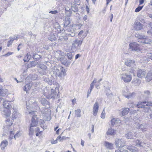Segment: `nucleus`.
I'll return each instance as SVG.
<instances>
[{"label":"nucleus","mask_w":152,"mask_h":152,"mask_svg":"<svg viewBox=\"0 0 152 152\" xmlns=\"http://www.w3.org/2000/svg\"><path fill=\"white\" fill-rule=\"evenodd\" d=\"M146 73L143 70H139L137 72V76L140 78H142L144 77Z\"/></svg>","instance_id":"obj_19"},{"label":"nucleus","mask_w":152,"mask_h":152,"mask_svg":"<svg viewBox=\"0 0 152 152\" xmlns=\"http://www.w3.org/2000/svg\"><path fill=\"white\" fill-rule=\"evenodd\" d=\"M82 42V41L76 39L75 40L74 42V44L75 45H77L76 46L75 45V46L77 47L79 46L80 45H81Z\"/></svg>","instance_id":"obj_40"},{"label":"nucleus","mask_w":152,"mask_h":152,"mask_svg":"<svg viewBox=\"0 0 152 152\" xmlns=\"http://www.w3.org/2000/svg\"><path fill=\"white\" fill-rule=\"evenodd\" d=\"M7 89H3L1 87H0V96L5 97L7 95Z\"/></svg>","instance_id":"obj_27"},{"label":"nucleus","mask_w":152,"mask_h":152,"mask_svg":"<svg viewBox=\"0 0 152 152\" xmlns=\"http://www.w3.org/2000/svg\"><path fill=\"white\" fill-rule=\"evenodd\" d=\"M116 131V130L110 128L108 129L106 133L107 135H113L115 134Z\"/></svg>","instance_id":"obj_22"},{"label":"nucleus","mask_w":152,"mask_h":152,"mask_svg":"<svg viewBox=\"0 0 152 152\" xmlns=\"http://www.w3.org/2000/svg\"><path fill=\"white\" fill-rule=\"evenodd\" d=\"M104 145L108 149L111 150L113 149V144L111 143L105 141Z\"/></svg>","instance_id":"obj_21"},{"label":"nucleus","mask_w":152,"mask_h":152,"mask_svg":"<svg viewBox=\"0 0 152 152\" xmlns=\"http://www.w3.org/2000/svg\"><path fill=\"white\" fill-rule=\"evenodd\" d=\"M127 148L128 150L132 152H136L137 150V148L136 147L132 146L131 145H127Z\"/></svg>","instance_id":"obj_30"},{"label":"nucleus","mask_w":152,"mask_h":152,"mask_svg":"<svg viewBox=\"0 0 152 152\" xmlns=\"http://www.w3.org/2000/svg\"><path fill=\"white\" fill-rule=\"evenodd\" d=\"M1 101L3 103V106L4 107L2 108H6L10 109L11 107V106L10 104V102L7 101H5L4 98H1Z\"/></svg>","instance_id":"obj_15"},{"label":"nucleus","mask_w":152,"mask_h":152,"mask_svg":"<svg viewBox=\"0 0 152 152\" xmlns=\"http://www.w3.org/2000/svg\"><path fill=\"white\" fill-rule=\"evenodd\" d=\"M129 108H125L122 111V114L124 116L127 114L129 112Z\"/></svg>","instance_id":"obj_36"},{"label":"nucleus","mask_w":152,"mask_h":152,"mask_svg":"<svg viewBox=\"0 0 152 152\" xmlns=\"http://www.w3.org/2000/svg\"><path fill=\"white\" fill-rule=\"evenodd\" d=\"M135 145L137 147H143V146L142 145L145 144V143L144 142L142 143L141 142H140V140H136L135 142Z\"/></svg>","instance_id":"obj_34"},{"label":"nucleus","mask_w":152,"mask_h":152,"mask_svg":"<svg viewBox=\"0 0 152 152\" xmlns=\"http://www.w3.org/2000/svg\"><path fill=\"white\" fill-rule=\"evenodd\" d=\"M58 60L61 62L62 64L66 66H69L71 63V61L67 60V58L64 57H61L58 59Z\"/></svg>","instance_id":"obj_9"},{"label":"nucleus","mask_w":152,"mask_h":152,"mask_svg":"<svg viewBox=\"0 0 152 152\" xmlns=\"http://www.w3.org/2000/svg\"><path fill=\"white\" fill-rule=\"evenodd\" d=\"M128 105L130 107L133 108L134 107H137L136 105H135V104L133 103H129L128 104Z\"/></svg>","instance_id":"obj_56"},{"label":"nucleus","mask_w":152,"mask_h":152,"mask_svg":"<svg viewBox=\"0 0 152 152\" xmlns=\"http://www.w3.org/2000/svg\"><path fill=\"white\" fill-rule=\"evenodd\" d=\"M104 113H105L104 111V110L102 111V113H101V118H102V119H104L105 118V114H104Z\"/></svg>","instance_id":"obj_57"},{"label":"nucleus","mask_w":152,"mask_h":152,"mask_svg":"<svg viewBox=\"0 0 152 152\" xmlns=\"http://www.w3.org/2000/svg\"><path fill=\"white\" fill-rule=\"evenodd\" d=\"M123 95L128 99H129L133 97L135 95V93H131L127 90H126L123 91Z\"/></svg>","instance_id":"obj_12"},{"label":"nucleus","mask_w":152,"mask_h":152,"mask_svg":"<svg viewBox=\"0 0 152 152\" xmlns=\"http://www.w3.org/2000/svg\"><path fill=\"white\" fill-rule=\"evenodd\" d=\"M142 25L140 22L137 21L134 23V27L135 30H140L142 28Z\"/></svg>","instance_id":"obj_16"},{"label":"nucleus","mask_w":152,"mask_h":152,"mask_svg":"<svg viewBox=\"0 0 152 152\" xmlns=\"http://www.w3.org/2000/svg\"><path fill=\"white\" fill-rule=\"evenodd\" d=\"M44 81L50 85L53 84L56 86V87L53 88L50 91H48V90H50L48 88H46L45 90L44 95L46 97L49 99L54 98L59 93V89L58 87V83L55 81L54 79H49L48 78H45Z\"/></svg>","instance_id":"obj_2"},{"label":"nucleus","mask_w":152,"mask_h":152,"mask_svg":"<svg viewBox=\"0 0 152 152\" xmlns=\"http://www.w3.org/2000/svg\"><path fill=\"white\" fill-rule=\"evenodd\" d=\"M58 53L61 56H64V53H62L60 51H57L56 53V55H58Z\"/></svg>","instance_id":"obj_58"},{"label":"nucleus","mask_w":152,"mask_h":152,"mask_svg":"<svg viewBox=\"0 0 152 152\" xmlns=\"http://www.w3.org/2000/svg\"><path fill=\"white\" fill-rule=\"evenodd\" d=\"M40 67L42 69L46 70L47 69V67L43 64L40 65Z\"/></svg>","instance_id":"obj_52"},{"label":"nucleus","mask_w":152,"mask_h":152,"mask_svg":"<svg viewBox=\"0 0 152 152\" xmlns=\"http://www.w3.org/2000/svg\"><path fill=\"white\" fill-rule=\"evenodd\" d=\"M145 37V36L140 34V36H139V37L138 38V42H142L143 39H144V37Z\"/></svg>","instance_id":"obj_43"},{"label":"nucleus","mask_w":152,"mask_h":152,"mask_svg":"<svg viewBox=\"0 0 152 152\" xmlns=\"http://www.w3.org/2000/svg\"><path fill=\"white\" fill-rule=\"evenodd\" d=\"M21 134L20 132H18L14 136V137L15 139V140H16V138H18L19 137L21 136Z\"/></svg>","instance_id":"obj_54"},{"label":"nucleus","mask_w":152,"mask_h":152,"mask_svg":"<svg viewBox=\"0 0 152 152\" xmlns=\"http://www.w3.org/2000/svg\"><path fill=\"white\" fill-rule=\"evenodd\" d=\"M33 58L34 59H39L41 57L39 55L36 54V53H33Z\"/></svg>","instance_id":"obj_41"},{"label":"nucleus","mask_w":152,"mask_h":152,"mask_svg":"<svg viewBox=\"0 0 152 152\" xmlns=\"http://www.w3.org/2000/svg\"><path fill=\"white\" fill-rule=\"evenodd\" d=\"M48 108L44 107L41 110V112L42 115L44 117V119L47 120H48L50 118L51 114V110Z\"/></svg>","instance_id":"obj_5"},{"label":"nucleus","mask_w":152,"mask_h":152,"mask_svg":"<svg viewBox=\"0 0 152 152\" xmlns=\"http://www.w3.org/2000/svg\"><path fill=\"white\" fill-rule=\"evenodd\" d=\"M20 116V114L16 111H14L12 113V118H16Z\"/></svg>","instance_id":"obj_32"},{"label":"nucleus","mask_w":152,"mask_h":152,"mask_svg":"<svg viewBox=\"0 0 152 152\" xmlns=\"http://www.w3.org/2000/svg\"><path fill=\"white\" fill-rule=\"evenodd\" d=\"M74 25L76 26V29L78 28L80 29V27L82 26V25L81 23H78L77 24H75Z\"/></svg>","instance_id":"obj_55"},{"label":"nucleus","mask_w":152,"mask_h":152,"mask_svg":"<svg viewBox=\"0 0 152 152\" xmlns=\"http://www.w3.org/2000/svg\"><path fill=\"white\" fill-rule=\"evenodd\" d=\"M106 95L108 97H111L113 95V94L112 93H110L109 91L107 92H106Z\"/></svg>","instance_id":"obj_60"},{"label":"nucleus","mask_w":152,"mask_h":152,"mask_svg":"<svg viewBox=\"0 0 152 152\" xmlns=\"http://www.w3.org/2000/svg\"><path fill=\"white\" fill-rule=\"evenodd\" d=\"M51 41L54 40L56 39V37L55 35L52 34L50 35V37H48V38Z\"/></svg>","instance_id":"obj_44"},{"label":"nucleus","mask_w":152,"mask_h":152,"mask_svg":"<svg viewBox=\"0 0 152 152\" xmlns=\"http://www.w3.org/2000/svg\"><path fill=\"white\" fill-rule=\"evenodd\" d=\"M97 82V79L96 78H95L94 80L92 81V82L90 84V88L89 90L87 92L88 94L87 95V97H88V95L90 94L91 91H92V90L94 88V83H96Z\"/></svg>","instance_id":"obj_17"},{"label":"nucleus","mask_w":152,"mask_h":152,"mask_svg":"<svg viewBox=\"0 0 152 152\" xmlns=\"http://www.w3.org/2000/svg\"><path fill=\"white\" fill-rule=\"evenodd\" d=\"M66 31L69 32H71V34L67 33L68 36L72 37H74L75 33V31L77 30L76 29V26L73 25L72 26L70 25V26H68L66 28Z\"/></svg>","instance_id":"obj_7"},{"label":"nucleus","mask_w":152,"mask_h":152,"mask_svg":"<svg viewBox=\"0 0 152 152\" xmlns=\"http://www.w3.org/2000/svg\"><path fill=\"white\" fill-rule=\"evenodd\" d=\"M99 107V105L98 103L97 102H96L94 105L93 113V115L94 116H96L98 112Z\"/></svg>","instance_id":"obj_14"},{"label":"nucleus","mask_w":152,"mask_h":152,"mask_svg":"<svg viewBox=\"0 0 152 152\" xmlns=\"http://www.w3.org/2000/svg\"><path fill=\"white\" fill-rule=\"evenodd\" d=\"M125 64L126 66L132 68L134 67L136 65L134 60L129 59H127L125 62Z\"/></svg>","instance_id":"obj_10"},{"label":"nucleus","mask_w":152,"mask_h":152,"mask_svg":"<svg viewBox=\"0 0 152 152\" xmlns=\"http://www.w3.org/2000/svg\"><path fill=\"white\" fill-rule=\"evenodd\" d=\"M8 145V142L6 140H3L1 144V149H4Z\"/></svg>","instance_id":"obj_31"},{"label":"nucleus","mask_w":152,"mask_h":152,"mask_svg":"<svg viewBox=\"0 0 152 152\" xmlns=\"http://www.w3.org/2000/svg\"><path fill=\"white\" fill-rule=\"evenodd\" d=\"M144 102V101L138 102L136 104L137 107L138 108H142L144 109L146 107V105H145L143 104H145V103H143Z\"/></svg>","instance_id":"obj_29"},{"label":"nucleus","mask_w":152,"mask_h":152,"mask_svg":"<svg viewBox=\"0 0 152 152\" xmlns=\"http://www.w3.org/2000/svg\"><path fill=\"white\" fill-rule=\"evenodd\" d=\"M71 8L73 11L74 12H77L78 10V7L76 6H72Z\"/></svg>","instance_id":"obj_46"},{"label":"nucleus","mask_w":152,"mask_h":152,"mask_svg":"<svg viewBox=\"0 0 152 152\" xmlns=\"http://www.w3.org/2000/svg\"><path fill=\"white\" fill-rule=\"evenodd\" d=\"M40 100L41 101V104L43 105L44 106H45H45L46 107L49 108L50 103L47 101L45 98H43L41 99H40Z\"/></svg>","instance_id":"obj_20"},{"label":"nucleus","mask_w":152,"mask_h":152,"mask_svg":"<svg viewBox=\"0 0 152 152\" xmlns=\"http://www.w3.org/2000/svg\"><path fill=\"white\" fill-rule=\"evenodd\" d=\"M71 19L69 18H66L64 23V26L66 28L68 25L70 23L71 21Z\"/></svg>","instance_id":"obj_23"},{"label":"nucleus","mask_w":152,"mask_h":152,"mask_svg":"<svg viewBox=\"0 0 152 152\" xmlns=\"http://www.w3.org/2000/svg\"><path fill=\"white\" fill-rule=\"evenodd\" d=\"M143 6H139L135 10V12H138L140 11L142 8Z\"/></svg>","instance_id":"obj_53"},{"label":"nucleus","mask_w":152,"mask_h":152,"mask_svg":"<svg viewBox=\"0 0 152 152\" xmlns=\"http://www.w3.org/2000/svg\"><path fill=\"white\" fill-rule=\"evenodd\" d=\"M6 122L7 123V124L8 125V126H10L11 125H12V122L10 121V118H8L7 119Z\"/></svg>","instance_id":"obj_50"},{"label":"nucleus","mask_w":152,"mask_h":152,"mask_svg":"<svg viewBox=\"0 0 152 152\" xmlns=\"http://www.w3.org/2000/svg\"><path fill=\"white\" fill-rule=\"evenodd\" d=\"M75 115L77 117H80L81 116V110L79 109H77L75 111Z\"/></svg>","instance_id":"obj_37"},{"label":"nucleus","mask_w":152,"mask_h":152,"mask_svg":"<svg viewBox=\"0 0 152 152\" xmlns=\"http://www.w3.org/2000/svg\"><path fill=\"white\" fill-rule=\"evenodd\" d=\"M66 137L63 136V137H61L60 136H58L57 137V139H59V141H62L64 140H65L66 139ZM67 138H68L67 137Z\"/></svg>","instance_id":"obj_49"},{"label":"nucleus","mask_w":152,"mask_h":152,"mask_svg":"<svg viewBox=\"0 0 152 152\" xmlns=\"http://www.w3.org/2000/svg\"><path fill=\"white\" fill-rule=\"evenodd\" d=\"M100 85V84L97 83V84H96L95 87L97 89H98L100 88V87H99Z\"/></svg>","instance_id":"obj_64"},{"label":"nucleus","mask_w":152,"mask_h":152,"mask_svg":"<svg viewBox=\"0 0 152 152\" xmlns=\"http://www.w3.org/2000/svg\"><path fill=\"white\" fill-rule=\"evenodd\" d=\"M36 112L34 111H31V112L30 111L29 112L30 114L33 115L31 119V122L30 129V131L32 130V129L31 128L32 127L37 126L38 124L39 120L37 117V115L36 114Z\"/></svg>","instance_id":"obj_4"},{"label":"nucleus","mask_w":152,"mask_h":152,"mask_svg":"<svg viewBox=\"0 0 152 152\" xmlns=\"http://www.w3.org/2000/svg\"><path fill=\"white\" fill-rule=\"evenodd\" d=\"M65 51L67 53L66 54V56L69 60H71L73 58V55L72 53V49L70 50L66 49Z\"/></svg>","instance_id":"obj_24"},{"label":"nucleus","mask_w":152,"mask_h":152,"mask_svg":"<svg viewBox=\"0 0 152 152\" xmlns=\"http://www.w3.org/2000/svg\"><path fill=\"white\" fill-rule=\"evenodd\" d=\"M49 13L52 14H56L58 13V12L57 10L50 11Z\"/></svg>","instance_id":"obj_61"},{"label":"nucleus","mask_w":152,"mask_h":152,"mask_svg":"<svg viewBox=\"0 0 152 152\" xmlns=\"http://www.w3.org/2000/svg\"><path fill=\"white\" fill-rule=\"evenodd\" d=\"M32 86V84L30 83H27L24 87L23 90L27 92L30 90Z\"/></svg>","instance_id":"obj_26"},{"label":"nucleus","mask_w":152,"mask_h":152,"mask_svg":"<svg viewBox=\"0 0 152 152\" xmlns=\"http://www.w3.org/2000/svg\"><path fill=\"white\" fill-rule=\"evenodd\" d=\"M142 43H144L147 44H150L152 43V40L148 38H146L145 37H144V39L142 40Z\"/></svg>","instance_id":"obj_33"},{"label":"nucleus","mask_w":152,"mask_h":152,"mask_svg":"<svg viewBox=\"0 0 152 152\" xmlns=\"http://www.w3.org/2000/svg\"><path fill=\"white\" fill-rule=\"evenodd\" d=\"M143 103H145L146 106H152V102L150 101H144Z\"/></svg>","instance_id":"obj_45"},{"label":"nucleus","mask_w":152,"mask_h":152,"mask_svg":"<svg viewBox=\"0 0 152 152\" xmlns=\"http://www.w3.org/2000/svg\"><path fill=\"white\" fill-rule=\"evenodd\" d=\"M143 110L144 112L147 113H149V111H151V110L150 107H146L143 109Z\"/></svg>","instance_id":"obj_42"},{"label":"nucleus","mask_w":152,"mask_h":152,"mask_svg":"<svg viewBox=\"0 0 152 152\" xmlns=\"http://www.w3.org/2000/svg\"><path fill=\"white\" fill-rule=\"evenodd\" d=\"M37 64V62L32 61L31 62V64L32 66H36Z\"/></svg>","instance_id":"obj_62"},{"label":"nucleus","mask_w":152,"mask_h":152,"mask_svg":"<svg viewBox=\"0 0 152 152\" xmlns=\"http://www.w3.org/2000/svg\"><path fill=\"white\" fill-rule=\"evenodd\" d=\"M44 81L50 85L53 84L56 86V87L53 88L50 91H48V90H50L48 88H46L45 90L44 95L46 97L49 99L54 98L59 93V89L58 87V83L55 81L54 79H49L48 78H45Z\"/></svg>","instance_id":"obj_1"},{"label":"nucleus","mask_w":152,"mask_h":152,"mask_svg":"<svg viewBox=\"0 0 152 152\" xmlns=\"http://www.w3.org/2000/svg\"><path fill=\"white\" fill-rule=\"evenodd\" d=\"M20 38V36L18 35H15L13 37H10L9 38L10 40L8 41L7 43V46L8 47H10V45L12 44L15 40H17Z\"/></svg>","instance_id":"obj_13"},{"label":"nucleus","mask_w":152,"mask_h":152,"mask_svg":"<svg viewBox=\"0 0 152 152\" xmlns=\"http://www.w3.org/2000/svg\"><path fill=\"white\" fill-rule=\"evenodd\" d=\"M120 77L122 80L125 83H129L132 79V76L129 73H123L120 75Z\"/></svg>","instance_id":"obj_6"},{"label":"nucleus","mask_w":152,"mask_h":152,"mask_svg":"<svg viewBox=\"0 0 152 152\" xmlns=\"http://www.w3.org/2000/svg\"><path fill=\"white\" fill-rule=\"evenodd\" d=\"M0 111L2 114L6 116H10V115L11 112L10 109L6 108H1L0 109Z\"/></svg>","instance_id":"obj_11"},{"label":"nucleus","mask_w":152,"mask_h":152,"mask_svg":"<svg viewBox=\"0 0 152 152\" xmlns=\"http://www.w3.org/2000/svg\"><path fill=\"white\" fill-rule=\"evenodd\" d=\"M133 83L135 85H138L140 84V81L139 80L136 79L134 81Z\"/></svg>","instance_id":"obj_48"},{"label":"nucleus","mask_w":152,"mask_h":152,"mask_svg":"<svg viewBox=\"0 0 152 152\" xmlns=\"http://www.w3.org/2000/svg\"><path fill=\"white\" fill-rule=\"evenodd\" d=\"M13 53V52H8L7 54H6L4 55H3V56H5V57H7L10 55H12Z\"/></svg>","instance_id":"obj_59"},{"label":"nucleus","mask_w":152,"mask_h":152,"mask_svg":"<svg viewBox=\"0 0 152 152\" xmlns=\"http://www.w3.org/2000/svg\"><path fill=\"white\" fill-rule=\"evenodd\" d=\"M134 132H130L127 133L126 135L125 136L127 139H131L135 137V136L134 135Z\"/></svg>","instance_id":"obj_28"},{"label":"nucleus","mask_w":152,"mask_h":152,"mask_svg":"<svg viewBox=\"0 0 152 152\" xmlns=\"http://www.w3.org/2000/svg\"><path fill=\"white\" fill-rule=\"evenodd\" d=\"M83 33V31L82 30H81L80 31L79 33L78 34V36L79 37H81L82 36Z\"/></svg>","instance_id":"obj_63"},{"label":"nucleus","mask_w":152,"mask_h":152,"mask_svg":"<svg viewBox=\"0 0 152 152\" xmlns=\"http://www.w3.org/2000/svg\"><path fill=\"white\" fill-rule=\"evenodd\" d=\"M52 72L53 75L56 77H61L62 75L64 76L66 75V70L63 67H60L58 69L56 67H54Z\"/></svg>","instance_id":"obj_3"},{"label":"nucleus","mask_w":152,"mask_h":152,"mask_svg":"<svg viewBox=\"0 0 152 152\" xmlns=\"http://www.w3.org/2000/svg\"><path fill=\"white\" fill-rule=\"evenodd\" d=\"M151 96L150 92L149 91H145L142 94L143 98L145 100H148Z\"/></svg>","instance_id":"obj_18"},{"label":"nucleus","mask_w":152,"mask_h":152,"mask_svg":"<svg viewBox=\"0 0 152 152\" xmlns=\"http://www.w3.org/2000/svg\"><path fill=\"white\" fill-rule=\"evenodd\" d=\"M31 58V56L30 54L28 53L27 55L25 57L23 60L25 62L28 61Z\"/></svg>","instance_id":"obj_39"},{"label":"nucleus","mask_w":152,"mask_h":152,"mask_svg":"<svg viewBox=\"0 0 152 152\" xmlns=\"http://www.w3.org/2000/svg\"><path fill=\"white\" fill-rule=\"evenodd\" d=\"M127 151L123 147L119 148L115 151V152H127Z\"/></svg>","instance_id":"obj_38"},{"label":"nucleus","mask_w":152,"mask_h":152,"mask_svg":"<svg viewBox=\"0 0 152 152\" xmlns=\"http://www.w3.org/2000/svg\"><path fill=\"white\" fill-rule=\"evenodd\" d=\"M115 144L116 147L119 148L124 147L125 145V142L123 139L116 138L115 140Z\"/></svg>","instance_id":"obj_8"},{"label":"nucleus","mask_w":152,"mask_h":152,"mask_svg":"<svg viewBox=\"0 0 152 152\" xmlns=\"http://www.w3.org/2000/svg\"><path fill=\"white\" fill-rule=\"evenodd\" d=\"M130 48H138L140 46L139 44L136 42H134L130 43L129 45Z\"/></svg>","instance_id":"obj_35"},{"label":"nucleus","mask_w":152,"mask_h":152,"mask_svg":"<svg viewBox=\"0 0 152 152\" xmlns=\"http://www.w3.org/2000/svg\"><path fill=\"white\" fill-rule=\"evenodd\" d=\"M111 124L113 126L115 124L117 123V121L115 118H113L111 120Z\"/></svg>","instance_id":"obj_47"},{"label":"nucleus","mask_w":152,"mask_h":152,"mask_svg":"<svg viewBox=\"0 0 152 152\" xmlns=\"http://www.w3.org/2000/svg\"><path fill=\"white\" fill-rule=\"evenodd\" d=\"M148 125L145 124L143 123L141 124L139 126V129L142 131H145L148 129Z\"/></svg>","instance_id":"obj_25"},{"label":"nucleus","mask_w":152,"mask_h":152,"mask_svg":"<svg viewBox=\"0 0 152 152\" xmlns=\"http://www.w3.org/2000/svg\"><path fill=\"white\" fill-rule=\"evenodd\" d=\"M140 48H129V50H132L133 52H138L140 51Z\"/></svg>","instance_id":"obj_51"}]
</instances>
